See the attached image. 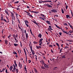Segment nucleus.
<instances>
[{"instance_id": "1", "label": "nucleus", "mask_w": 73, "mask_h": 73, "mask_svg": "<svg viewBox=\"0 0 73 73\" xmlns=\"http://www.w3.org/2000/svg\"><path fill=\"white\" fill-rule=\"evenodd\" d=\"M25 12H26V13H27V15H28V16H29V17H32V18H33V16H32V15H31V14H30V13H28V12L26 11H25Z\"/></svg>"}, {"instance_id": "2", "label": "nucleus", "mask_w": 73, "mask_h": 73, "mask_svg": "<svg viewBox=\"0 0 73 73\" xmlns=\"http://www.w3.org/2000/svg\"><path fill=\"white\" fill-rule=\"evenodd\" d=\"M14 38L15 40H14V41L15 42H18V38L17 39V38L14 37Z\"/></svg>"}, {"instance_id": "3", "label": "nucleus", "mask_w": 73, "mask_h": 73, "mask_svg": "<svg viewBox=\"0 0 73 73\" xmlns=\"http://www.w3.org/2000/svg\"><path fill=\"white\" fill-rule=\"evenodd\" d=\"M51 12H54V13H56L57 12V10L54 9H52L51 10Z\"/></svg>"}, {"instance_id": "4", "label": "nucleus", "mask_w": 73, "mask_h": 73, "mask_svg": "<svg viewBox=\"0 0 73 73\" xmlns=\"http://www.w3.org/2000/svg\"><path fill=\"white\" fill-rule=\"evenodd\" d=\"M44 5L45 6H46H46L48 7H49V8H52V6H51V5H49V4H44Z\"/></svg>"}, {"instance_id": "5", "label": "nucleus", "mask_w": 73, "mask_h": 73, "mask_svg": "<svg viewBox=\"0 0 73 73\" xmlns=\"http://www.w3.org/2000/svg\"><path fill=\"white\" fill-rule=\"evenodd\" d=\"M40 16H41L42 17H44L43 19H45V17H46V16H45V15H43L42 14H40Z\"/></svg>"}, {"instance_id": "6", "label": "nucleus", "mask_w": 73, "mask_h": 73, "mask_svg": "<svg viewBox=\"0 0 73 73\" xmlns=\"http://www.w3.org/2000/svg\"><path fill=\"white\" fill-rule=\"evenodd\" d=\"M49 28H48V31H51V30H53V29H52V26H49Z\"/></svg>"}, {"instance_id": "7", "label": "nucleus", "mask_w": 73, "mask_h": 73, "mask_svg": "<svg viewBox=\"0 0 73 73\" xmlns=\"http://www.w3.org/2000/svg\"><path fill=\"white\" fill-rule=\"evenodd\" d=\"M31 51L32 52L33 55H35V52H34V51H33V50H32V48H31Z\"/></svg>"}, {"instance_id": "8", "label": "nucleus", "mask_w": 73, "mask_h": 73, "mask_svg": "<svg viewBox=\"0 0 73 73\" xmlns=\"http://www.w3.org/2000/svg\"><path fill=\"white\" fill-rule=\"evenodd\" d=\"M38 37H39L40 38H41V37H42V35H41V34L39 33L38 35Z\"/></svg>"}, {"instance_id": "9", "label": "nucleus", "mask_w": 73, "mask_h": 73, "mask_svg": "<svg viewBox=\"0 0 73 73\" xmlns=\"http://www.w3.org/2000/svg\"><path fill=\"white\" fill-rule=\"evenodd\" d=\"M26 36V40H28V33H27L25 34Z\"/></svg>"}, {"instance_id": "10", "label": "nucleus", "mask_w": 73, "mask_h": 73, "mask_svg": "<svg viewBox=\"0 0 73 73\" xmlns=\"http://www.w3.org/2000/svg\"><path fill=\"white\" fill-rule=\"evenodd\" d=\"M18 36V35L16 34L15 35H14L13 36V37L14 38V37H15V38H17V39H18V38H17Z\"/></svg>"}, {"instance_id": "11", "label": "nucleus", "mask_w": 73, "mask_h": 73, "mask_svg": "<svg viewBox=\"0 0 73 73\" xmlns=\"http://www.w3.org/2000/svg\"><path fill=\"white\" fill-rule=\"evenodd\" d=\"M39 3H40V4H41L42 3H44V1H42V0H39Z\"/></svg>"}, {"instance_id": "12", "label": "nucleus", "mask_w": 73, "mask_h": 73, "mask_svg": "<svg viewBox=\"0 0 73 73\" xmlns=\"http://www.w3.org/2000/svg\"><path fill=\"white\" fill-rule=\"evenodd\" d=\"M40 63H41L42 64H44V60H42L40 61Z\"/></svg>"}, {"instance_id": "13", "label": "nucleus", "mask_w": 73, "mask_h": 73, "mask_svg": "<svg viewBox=\"0 0 73 73\" xmlns=\"http://www.w3.org/2000/svg\"><path fill=\"white\" fill-rule=\"evenodd\" d=\"M36 48H37V49H39V48H42V47H41V46H36Z\"/></svg>"}, {"instance_id": "14", "label": "nucleus", "mask_w": 73, "mask_h": 73, "mask_svg": "<svg viewBox=\"0 0 73 73\" xmlns=\"http://www.w3.org/2000/svg\"><path fill=\"white\" fill-rule=\"evenodd\" d=\"M5 42L6 45H7L8 44V40H5Z\"/></svg>"}, {"instance_id": "15", "label": "nucleus", "mask_w": 73, "mask_h": 73, "mask_svg": "<svg viewBox=\"0 0 73 73\" xmlns=\"http://www.w3.org/2000/svg\"><path fill=\"white\" fill-rule=\"evenodd\" d=\"M44 66L46 68H49V67H48V65H47L45 64H44Z\"/></svg>"}, {"instance_id": "16", "label": "nucleus", "mask_w": 73, "mask_h": 73, "mask_svg": "<svg viewBox=\"0 0 73 73\" xmlns=\"http://www.w3.org/2000/svg\"><path fill=\"white\" fill-rule=\"evenodd\" d=\"M24 69L25 70V71H26V73H27V68H26V66L25 65V66Z\"/></svg>"}, {"instance_id": "17", "label": "nucleus", "mask_w": 73, "mask_h": 73, "mask_svg": "<svg viewBox=\"0 0 73 73\" xmlns=\"http://www.w3.org/2000/svg\"><path fill=\"white\" fill-rule=\"evenodd\" d=\"M19 67H20L21 68H22V64H21V65L20 63V62L19 63Z\"/></svg>"}, {"instance_id": "18", "label": "nucleus", "mask_w": 73, "mask_h": 73, "mask_svg": "<svg viewBox=\"0 0 73 73\" xmlns=\"http://www.w3.org/2000/svg\"><path fill=\"white\" fill-rule=\"evenodd\" d=\"M39 45H40V46H42V42H39Z\"/></svg>"}, {"instance_id": "19", "label": "nucleus", "mask_w": 73, "mask_h": 73, "mask_svg": "<svg viewBox=\"0 0 73 73\" xmlns=\"http://www.w3.org/2000/svg\"><path fill=\"white\" fill-rule=\"evenodd\" d=\"M18 28L19 29H20L21 31H23V30L22 29H21V27H20V26H19V25H18Z\"/></svg>"}, {"instance_id": "20", "label": "nucleus", "mask_w": 73, "mask_h": 73, "mask_svg": "<svg viewBox=\"0 0 73 73\" xmlns=\"http://www.w3.org/2000/svg\"><path fill=\"white\" fill-rule=\"evenodd\" d=\"M29 46H30V49H31V48L32 49V46H31V43H29Z\"/></svg>"}, {"instance_id": "21", "label": "nucleus", "mask_w": 73, "mask_h": 73, "mask_svg": "<svg viewBox=\"0 0 73 73\" xmlns=\"http://www.w3.org/2000/svg\"><path fill=\"white\" fill-rule=\"evenodd\" d=\"M13 69V66L12 65L11 66H10V70H12Z\"/></svg>"}, {"instance_id": "22", "label": "nucleus", "mask_w": 73, "mask_h": 73, "mask_svg": "<svg viewBox=\"0 0 73 73\" xmlns=\"http://www.w3.org/2000/svg\"><path fill=\"white\" fill-rule=\"evenodd\" d=\"M66 17L68 19H70V17L69 16V15H66Z\"/></svg>"}, {"instance_id": "23", "label": "nucleus", "mask_w": 73, "mask_h": 73, "mask_svg": "<svg viewBox=\"0 0 73 73\" xmlns=\"http://www.w3.org/2000/svg\"><path fill=\"white\" fill-rule=\"evenodd\" d=\"M43 40V38H42L39 39V42H42V41Z\"/></svg>"}, {"instance_id": "24", "label": "nucleus", "mask_w": 73, "mask_h": 73, "mask_svg": "<svg viewBox=\"0 0 73 73\" xmlns=\"http://www.w3.org/2000/svg\"><path fill=\"white\" fill-rule=\"evenodd\" d=\"M14 11H13V12H10V13H11V15H12V16H14V13H14Z\"/></svg>"}, {"instance_id": "25", "label": "nucleus", "mask_w": 73, "mask_h": 73, "mask_svg": "<svg viewBox=\"0 0 73 73\" xmlns=\"http://www.w3.org/2000/svg\"><path fill=\"white\" fill-rule=\"evenodd\" d=\"M46 23L47 24H48L49 25L50 24V21H46Z\"/></svg>"}, {"instance_id": "26", "label": "nucleus", "mask_w": 73, "mask_h": 73, "mask_svg": "<svg viewBox=\"0 0 73 73\" xmlns=\"http://www.w3.org/2000/svg\"><path fill=\"white\" fill-rule=\"evenodd\" d=\"M5 12L7 15H8L9 16V13H8V11H6V10H5Z\"/></svg>"}, {"instance_id": "27", "label": "nucleus", "mask_w": 73, "mask_h": 73, "mask_svg": "<svg viewBox=\"0 0 73 73\" xmlns=\"http://www.w3.org/2000/svg\"><path fill=\"white\" fill-rule=\"evenodd\" d=\"M25 24H26L27 23L29 24V22H28V21H27V20L25 21Z\"/></svg>"}, {"instance_id": "28", "label": "nucleus", "mask_w": 73, "mask_h": 73, "mask_svg": "<svg viewBox=\"0 0 73 73\" xmlns=\"http://www.w3.org/2000/svg\"><path fill=\"white\" fill-rule=\"evenodd\" d=\"M39 19H42V20H44V21H45V20H44V18L42 17H39Z\"/></svg>"}, {"instance_id": "29", "label": "nucleus", "mask_w": 73, "mask_h": 73, "mask_svg": "<svg viewBox=\"0 0 73 73\" xmlns=\"http://www.w3.org/2000/svg\"><path fill=\"white\" fill-rule=\"evenodd\" d=\"M34 70L35 72L36 73H38V72H37V70H36V69H35V68H34Z\"/></svg>"}, {"instance_id": "30", "label": "nucleus", "mask_w": 73, "mask_h": 73, "mask_svg": "<svg viewBox=\"0 0 73 73\" xmlns=\"http://www.w3.org/2000/svg\"><path fill=\"white\" fill-rule=\"evenodd\" d=\"M33 43H34V44H37V43H38V42H37L35 41H34L33 42Z\"/></svg>"}, {"instance_id": "31", "label": "nucleus", "mask_w": 73, "mask_h": 73, "mask_svg": "<svg viewBox=\"0 0 73 73\" xmlns=\"http://www.w3.org/2000/svg\"><path fill=\"white\" fill-rule=\"evenodd\" d=\"M61 11H62V13L64 14V10H63V9H62Z\"/></svg>"}, {"instance_id": "32", "label": "nucleus", "mask_w": 73, "mask_h": 73, "mask_svg": "<svg viewBox=\"0 0 73 73\" xmlns=\"http://www.w3.org/2000/svg\"><path fill=\"white\" fill-rule=\"evenodd\" d=\"M14 46H17V45H18V44H16V43H14Z\"/></svg>"}, {"instance_id": "33", "label": "nucleus", "mask_w": 73, "mask_h": 73, "mask_svg": "<svg viewBox=\"0 0 73 73\" xmlns=\"http://www.w3.org/2000/svg\"><path fill=\"white\" fill-rule=\"evenodd\" d=\"M12 16V19H13L14 20H15V16H14V15H13Z\"/></svg>"}, {"instance_id": "34", "label": "nucleus", "mask_w": 73, "mask_h": 73, "mask_svg": "<svg viewBox=\"0 0 73 73\" xmlns=\"http://www.w3.org/2000/svg\"><path fill=\"white\" fill-rule=\"evenodd\" d=\"M24 52H25V56L26 57H27V52H26V51H25V50H24Z\"/></svg>"}, {"instance_id": "35", "label": "nucleus", "mask_w": 73, "mask_h": 73, "mask_svg": "<svg viewBox=\"0 0 73 73\" xmlns=\"http://www.w3.org/2000/svg\"><path fill=\"white\" fill-rule=\"evenodd\" d=\"M69 32H70V33H73V31H69Z\"/></svg>"}, {"instance_id": "36", "label": "nucleus", "mask_w": 73, "mask_h": 73, "mask_svg": "<svg viewBox=\"0 0 73 73\" xmlns=\"http://www.w3.org/2000/svg\"><path fill=\"white\" fill-rule=\"evenodd\" d=\"M55 26H56V27L58 28H60V27L57 26V25L56 24L55 25Z\"/></svg>"}, {"instance_id": "37", "label": "nucleus", "mask_w": 73, "mask_h": 73, "mask_svg": "<svg viewBox=\"0 0 73 73\" xmlns=\"http://www.w3.org/2000/svg\"><path fill=\"white\" fill-rule=\"evenodd\" d=\"M1 20L2 21H3V16H2L1 17Z\"/></svg>"}, {"instance_id": "38", "label": "nucleus", "mask_w": 73, "mask_h": 73, "mask_svg": "<svg viewBox=\"0 0 73 73\" xmlns=\"http://www.w3.org/2000/svg\"><path fill=\"white\" fill-rule=\"evenodd\" d=\"M34 55H33V58H32V57L31 56H30V57H31V58H34Z\"/></svg>"}, {"instance_id": "39", "label": "nucleus", "mask_w": 73, "mask_h": 73, "mask_svg": "<svg viewBox=\"0 0 73 73\" xmlns=\"http://www.w3.org/2000/svg\"><path fill=\"white\" fill-rule=\"evenodd\" d=\"M62 57L63 58H65V55H63V56H62Z\"/></svg>"}, {"instance_id": "40", "label": "nucleus", "mask_w": 73, "mask_h": 73, "mask_svg": "<svg viewBox=\"0 0 73 73\" xmlns=\"http://www.w3.org/2000/svg\"><path fill=\"white\" fill-rule=\"evenodd\" d=\"M25 25L27 26V27H29V25H28V23H25Z\"/></svg>"}, {"instance_id": "41", "label": "nucleus", "mask_w": 73, "mask_h": 73, "mask_svg": "<svg viewBox=\"0 0 73 73\" xmlns=\"http://www.w3.org/2000/svg\"><path fill=\"white\" fill-rule=\"evenodd\" d=\"M62 48H61V49L60 50V52H59L60 53H61V52H62Z\"/></svg>"}, {"instance_id": "42", "label": "nucleus", "mask_w": 73, "mask_h": 73, "mask_svg": "<svg viewBox=\"0 0 73 73\" xmlns=\"http://www.w3.org/2000/svg\"><path fill=\"white\" fill-rule=\"evenodd\" d=\"M19 3V1H17L15 2V4H18Z\"/></svg>"}, {"instance_id": "43", "label": "nucleus", "mask_w": 73, "mask_h": 73, "mask_svg": "<svg viewBox=\"0 0 73 73\" xmlns=\"http://www.w3.org/2000/svg\"><path fill=\"white\" fill-rule=\"evenodd\" d=\"M34 56H35V59H36V61H37V56H36V55H35Z\"/></svg>"}, {"instance_id": "44", "label": "nucleus", "mask_w": 73, "mask_h": 73, "mask_svg": "<svg viewBox=\"0 0 73 73\" xmlns=\"http://www.w3.org/2000/svg\"><path fill=\"white\" fill-rule=\"evenodd\" d=\"M13 53L14 54H16V55H17V53H16V52H13Z\"/></svg>"}, {"instance_id": "45", "label": "nucleus", "mask_w": 73, "mask_h": 73, "mask_svg": "<svg viewBox=\"0 0 73 73\" xmlns=\"http://www.w3.org/2000/svg\"><path fill=\"white\" fill-rule=\"evenodd\" d=\"M35 13H39V12L38 11H37V12H36V11H35V12H34Z\"/></svg>"}, {"instance_id": "46", "label": "nucleus", "mask_w": 73, "mask_h": 73, "mask_svg": "<svg viewBox=\"0 0 73 73\" xmlns=\"http://www.w3.org/2000/svg\"><path fill=\"white\" fill-rule=\"evenodd\" d=\"M56 44L58 46H59V44H58V43H56Z\"/></svg>"}, {"instance_id": "47", "label": "nucleus", "mask_w": 73, "mask_h": 73, "mask_svg": "<svg viewBox=\"0 0 73 73\" xmlns=\"http://www.w3.org/2000/svg\"><path fill=\"white\" fill-rule=\"evenodd\" d=\"M3 20V21H4L6 23H7V21L6 20H5V19H4Z\"/></svg>"}, {"instance_id": "48", "label": "nucleus", "mask_w": 73, "mask_h": 73, "mask_svg": "<svg viewBox=\"0 0 73 73\" xmlns=\"http://www.w3.org/2000/svg\"><path fill=\"white\" fill-rule=\"evenodd\" d=\"M17 21H18L19 23H20V20H19V19H18V18H17Z\"/></svg>"}, {"instance_id": "49", "label": "nucleus", "mask_w": 73, "mask_h": 73, "mask_svg": "<svg viewBox=\"0 0 73 73\" xmlns=\"http://www.w3.org/2000/svg\"><path fill=\"white\" fill-rule=\"evenodd\" d=\"M13 70H16V67H14V68H13Z\"/></svg>"}, {"instance_id": "50", "label": "nucleus", "mask_w": 73, "mask_h": 73, "mask_svg": "<svg viewBox=\"0 0 73 73\" xmlns=\"http://www.w3.org/2000/svg\"><path fill=\"white\" fill-rule=\"evenodd\" d=\"M33 22L34 23H35V24H36L37 23L36 22V21H33Z\"/></svg>"}, {"instance_id": "51", "label": "nucleus", "mask_w": 73, "mask_h": 73, "mask_svg": "<svg viewBox=\"0 0 73 73\" xmlns=\"http://www.w3.org/2000/svg\"><path fill=\"white\" fill-rule=\"evenodd\" d=\"M26 62H27V55L26 56Z\"/></svg>"}, {"instance_id": "52", "label": "nucleus", "mask_w": 73, "mask_h": 73, "mask_svg": "<svg viewBox=\"0 0 73 73\" xmlns=\"http://www.w3.org/2000/svg\"><path fill=\"white\" fill-rule=\"evenodd\" d=\"M59 35H60V36H61V35H62V33H59Z\"/></svg>"}, {"instance_id": "53", "label": "nucleus", "mask_w": 73, "mask_h": 73, "mask_svg": "<svg viewBox=\"0 0 73 73\" xmlns=\"http://www.w3.org/2000/svg\"><path fill=\"white\" fill-rule=\"evenodd\" d=\"M16 72H18V71L19 70L18 69H16Z\"/></svg>"}, {"instance_id": "54", "label": "nucleus", "mask_w": 73, "mask_h": 73, "mask_svg": "<svg viewBox=\"0 0 73 73\" xmlns=\"http://www.w3.org/2000/svg\"><path fill=\"white\" fill-rule=\"evenodd\" d=\"M11 37V35H10L9 36H8V38H10V37Z\"/></svg>"}, {"instance_id": "55", "label": "nucleus", "mask_w": 73, "mask_h": 73, "mask_svg": "<svg viewBox=\"0 0 73 73\" xmlns=\"http://www.w3.org/2000/svg\"><path fill=\"white\" fill-rule=\"evenodd\" d=\"M64 25H67V23H65L64 24Z\"/></svg>"}, {"instance_id": "56", "label": "nucleus", "mask_w": 73, "mask_h": 73, "mask_svg": "<svg viewBox=\"0 0 73 73\" xmlns=\"http://www.w3.org/2000/svg\"><path fill=\"white\" fill-rule=\"evenodd\" d=\"M49 1H44V3L45 2H49Z\"/></svg>"}, {"instance_id": "57", "label": "nucleus", "mask_w": 73, "mask_h": 73, "mask_svg": "<svg viewBox=\"0 0 73 73\" xmlns=\"http://www.w3.org/2000/svg\"><path fill=\"white\" fill-rule=\"evenodd\" d=\"M68 6L67 5L66 6V9H68Z\"/></svg>"}, {"instance_id": "58", "label": "nucleus", "mask_w": 73, "mask_h": 73, "mask_svg": "<svg viewBox=\"0 0 73 73\" xmlns=\"http://www.w3.org/2000/svg\"><path fill=\"white\" fill-rule=\"evenodd\" d=\"M29 63H30L31 62V61L30 60H29Z\"/></svg>"}, {"instance_id": "59", "label": "nucleus", "mask_w": 73, "mask_h": 73, "mask_svg": "<svg viewBox=\"0 0 73 73\" xmlns=\"http://www.w3.org/2000/svg\"><path fill=\"white\" fill-rule=\"evenodd\" d=\"M49 47H53V46L52 45H50L49 46Z\"/></svg>"}, {"instance_id": "60", "label": "nucleus", "mask_w": 73, "mask_h": 73, "mask_svg": "<svg viewBox=\"0 0 73 73\" xmlns=\"http://www.w3.org/2000/svg\"><path fill=\"white\" fill-rule=\"evenodd\" d=\"M5 72H6V73H8V72H7V69H6V70H5Z\"/></svg>"}, {"instance_id": "61", "label": "nucleus", "mask_w": 73, "mask_h": 73, "mask_svg": "<svg viewBox=\"0 0 73 73\" xmlns=\"http://www.w3.org/2000/svg\"><path fill=\"white\" fill-rule=\"evenodd\" d=\"M14 63H15V65L16 64H17L16 63V61H15V60L14 61Z\"/></svg>"}, {"instance_id": "62", "label": "nucleus", "mask_w": 73, "mask_h": 73, "mask_svg": "<svg viewBox=\"0 0 73 73\" xmlns=\"http://www.w3.org/2000/svg\"><path fill=\"white\" fill-rule=\"evenodd\" d=\"M51 51L52 53H53L54 52L53 51V50H51Z\"/></svg>"}, {"instance_id": "63", "label": "nucleus", "mask_w": 73, "mask_h": 73, "mask_svg": "<svg viewBox=\"0 0 73 73\" xmlns=\"http://www.w3.org/2000/svg\"><path fill=\"white\" fill-rule=\"evenodd\" d=\"M41 68H42V69H45V68H44V67H41Z\"/></svg>"}, {"instance_id": "64", "label": "nucleus", "mask_w": 73, "mask_h": 73, "mask_svg": "<svg viewBox=\"0 0 73 73\" xmlns=\"http://www.w3.org/2000/svg\"><path fill=\"white\" fill-rule=\"evenodd\" d=\"M70 27H71V28L73 27L72 26V25H70Z\"/></svg>"}]
</instances>
